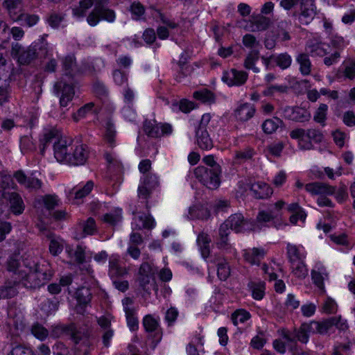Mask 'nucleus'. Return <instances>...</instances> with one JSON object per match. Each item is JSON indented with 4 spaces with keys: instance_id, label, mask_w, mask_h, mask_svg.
I'll return each instance as SVG.
<instances>
[{
    "instance_id": "f257e3e1",
    "label": "nucleus",
    "mask_w": 355,
    "mask_h": 355,
    "mask_svg": "<svg viewBox=\"0 0 355 355\" xmlns=\"http://www.w3.org/2000/svg\"><path fill=\"white\" fill-rule=\"evenodd\" d=\"M6 268L15 283L21 282L28 288L42 286L41 279L37 277L33 266L21 264L17 259L10 258L6 262Z\"/></svg>"
},
{
    "instance_id": "f03ea898",
    "label": "nucleus",
    "mask_w": 355,
    "mask_h": 355,
    "mask_svg": "<svg viewBox=\"0 0 355 355\" xmlns=\"http://www.w3.org/2000/svg\"><path fill=\"white\" fill-rule=\"evenodd\" d=\"M302 324V330L306 331L309 336V334H327L334 327L340 331L348 329L347 320H343L341 315L330 317L321 321L313 320L309 323L304 322Z\"/></svg>"
},
{
    "instance_id": "7ed1b4c3",
    "label": "nucleus",
    "mask_w": 355,
    "mask_h": 355,
    "mask_svg": "<svg viewBox=\"0 0 355 355\" xmlns=\"http://www.w3.org/2000/svg\"><path fill=\"white\" fill-rule=\"evenodd\" d=\"M61 330L67 335L70 336L71 340L75 345L74 351L76 355H89V334L78 328L74 323L61 327Z\"/></svg>"
},
{
    "instance_id": "20e7f679",
    "label": "nucleus",
    "mask_w": 355,
    "mask_h": 355,
    "mask_svg": "<svg viewBox=\"0 0 355 355\" xmlns=\"http://www.w3.org/2000/svg\"><path fill=\"white\" fill-rule=\"evenodd\" d=\"M221 173H215L214 170L200 166L195 168V177L205 187L210 189L218 188L220 184Z\"/></svg>"
},
{
    "instance_id": "39448f33",
    "label": "nucleus",
    "mask_w": 355,
    "mask_h": 355,
    "mask_svg": "<svg viewBox=\"0 0 355 355\" xmlns=\"http://www.w3.org/2000/svg\"><path fill=\"white\" fill-rule=\"evenodd\" d=\"M299 8L293 12L294 17L301 24H309L316 15V6L314 0H299Z\"/></svg>"
},
{
    "instance_id": "423d86ee",
    "label": "nucleus",
    "mask_w": 355,
    "mask_h": 355,
    "mask_svg": "<svg viewBox=\"0 0 355 355\" xmlns=\"http://www.w3.org/2000/svg\"><path fill=\"white\" fill-rule=\"evenodd\" d=\"M36 49L32 45L27 48H23L19 43H12L11 55L16 58L19 64L28 65L36 58Z\"/></svg>"
},
{
    "instance_id": "0eeeda50",
    "label": "nucleus",
    "mask_w": 355,
    "mask_h": 355,
    "mask_svg": "<svg viewBox=\"0 0 355 355\" xmlns=\"http://www.w3.org/2000/svg\"><path fill=\"white\" fill-rule=\"evenodd\" d=\"M54 90L58 95L61 94L60 104L62 107L67 106L68 103L72 101L75 94L73 85L63 81L55 83Z\"/></svg>"
},
{
    "instance_id": "6e6552de",
    "label": "nucleus",
    "mask_w": 355,
    "mask_h": 355,
    "mask_svg": "<svg viewBox=\"0 0 355 355\" xmlns=\"http://www.w3.org/2000/svg\"><path fill=\"white\" fill-rule=\"evenodd\" d=\"M2 197L10 204V210L15 215L21 214L25 209V204L21 196L17 192H3Z\"/></svg>"
},
{
    "instance_id": "1a4fd4ad",
    "label": "nucleus",
    "mask_w": 355,
    "mask_h": 355,
    "mask_svg": "<svg viewBox=\"0 0 355 355\" xmlns=\"http://www.w3.org/2000/svg\"><path fill=\"white\" fill-rule=\"evenodd\" d=\"M94 291L95 288L89 285L81 286L76 289L74 293V298L82 309H85L90 304Z\"/></svg>"
},
{
    "instance_id": "9d476101",
    "label": "nucleus",
    "mask_w": 355,
    "mask_h": 355,
    "mask_svg": "<svg viewBox=\"0 0 355 355\" xmlns=\"http://www.w3.org/2000/svg\"><path fill=\"white\" fill-rule=\"evenodd\" d=\"M13 177L16 179L19 184L23 185L29 191H37L42 187V181L35 177H27L24 172L21 170L17 171L13 174Z\"/></svg>"
},
{
    "instance_id": "9b49d317",
    "label": "nucleus",
    "mask_w": 355,
    "mask_h": 355,
    "mask_svg": "<svg viewBox=\"0 0 355 355\" xmlns=\"http://www.w3.org/2000/svg\"><path fill=\"white\" fill-rule=\"evenodd\" d=\"M89 156L88 148L85 144L76 146L74 148L71 147V157L68 158V164L72 165L84 164Z\"/></svg>"
},
{
    "instance_id": "f8f14e48",
    "label": "nucleus",
    "mask_w": 355,
    "mask_h": 355,
    "mask_svg": "<svg viewBox=\"0 0 355 355\" xmlns=\"http://www.w3.org/2000/svg\"><path fill=\"white\" fill-rule=\"evenodd\" d=\"M305 189L312 195H333L336 192V187L327 184L315 182L305 185Z\"/></svg>"
},
{
    "instance_id": "ddd939ff",
    "label": "nucleus",
    "mask_w": 355,
    "mask_h": 355,
    "mask_svg": "<svg viewBox=\"0 0 355 355\" xmlns=\"http://www.w3.org/2000/svg\"><path fill=\"white\" fill-rule=\"evenodd\" d=\"M77 233L76 238L79 239L87 235H92L96 232V225L94 219L92 217L87 220L80 222L76 227Z\"/></svg>"
},
{
    "instance_id": "4468645a",
    "label": "nucleus",
    "mask_w": 355,
    "mask_h": 355,
    "mask_svg": "<svg viewBox=\"0 0 355 355\" xmlns=\"http://www.w3.org/2000/svg\"><path fill=\"white\" fill-rule=\"evenodd\" d=\"M33 267L37 277L41 279L42 286L47 283L53 275L50 264L46 261L33 263Z\"/></svg>"
},
{
    "instance_id": "2eb2a0df",
    "label": "nucleus",
    "mask_w": 355,
    "mask_h": 355,
    "mask_svg": "<svg viewBox=\"0 0 355 355\" xmlns=\"http://www.w3.org/2000/svg\"><path fill=\"white\" fill-rule=\"evenodd\" d=\"M69 146L66 141H58L53 145L54 157L59 162H65L68 164V158L71 157V150H69Z\"/></svg>"
},
{
    "instance_id": "dca6fc26",
    "label": "nucleus",
    "mask_w": 355,
    "mask_h": 355,
    "mask_svg": "<svg viewBox=\"0 0 355 355\" xmlns=\"http://www.w3.org/2000/svg\"><path fill=\"white\" fill-rule=\"evenodd\" d=\"M286 113L288 114L289 119L296 122H305L310 120L311 115V113L300 107H294L286 110Z\"/></svg>"
},
{
    "instance_id": "f3484780",
    "label": "nucleus",
    "mask_w": 355,
    "mask_h": 355,
    "mask_svg": "<svg viewBox=\"0 0 355 355\" xmlns=\"http://www.w3.org/2000/svg\"><path fill=\"white\" fill-rule=\"evenodd\" d=\"M230 228V230L236 232H241L244 230L245 226L247 225L248 221L241 214H232L224 222Z\"/></svg>"
},
{
    "instance_id": "a211bd4d",
    "label": "nucleus",
    "mask_w": 355,
    "mask_h": 355,
    "mask_svg": "<svg viewBox=\"0 0 355 355\" xmlns=\"http://www.w3.org/2000/svg\"><path fill=\"white\" fill-rule=\"evenodd\" d=\"M324 43L322 42L318 38L309 40L306 45V50L311 56H324L327 53L324 48Z\"/></svg>"
},
{
    "instance_id": "6ab92c4d",
    "label": "nucleus",
    "mask_w": 355,
    "mask_h": 355,
    "mask_svg": "<svg viewBox=\"0 0 355 355\" xmlns=\"http://www.w3.org/2000/svg\"><path fill=\"white\" fill-rule=\"evenodd\" d=\"M250 191L253 192L257 199L267 198L272 194V189L266 183L256 182L250 186Z\"/></svg>"
},
{
    "instance_id": "aec40b11",
    "label": "nucleus",
    "mask_w": 355,
    "mask_h": 355,
    "mask_svg": "<svg viewBox=\"0 0 355 355\" xmlns=\"http://www.w3.org/2000/svg\"><path fill=\"white\" fill-rule=\"evenodd\" d=\"M196 143L202 150H209L214 146L212 139L207 129H197L196 131Z\"/></svg>"
},
{
    "instance_id": "412c9836",
    "label": "nucleus",
    "mask_w": 355,
    "mask_h": 355,
    "mask_svg": "<svg viewBox=\"0 0 355 355\" xmlns=\"http://www.w3.org/2000/svg\"><path fill=\"white\" fill-rule=\"evenodd\" d=\"M12 279V281L6 282L3 285L0 286V300L10 299L17 295L16 286L19 283L15 282V278Z\"/></svg>"
},
{
    "instance_id": "4be33fe9",
    "label": "nucleus",
    "mask_w": 355,
    "mask_h": 355,
    "mask_svg": "<svg viewBox=\"0 0 355 355\" xmlns=\"http://www.w3.org/2000/svg\"><path fill=\"white\" fill-rule=\"evenodd\" d=\"M60 140V134L58 130L55 129H51L47 130L43 136V139L40 140V153L42 155H44V150L47 146L51 144L58 143Z\"/></svg>"
},
{
    "instance_id": "5701e85b",
    "label": "nucleus",
    "mask_w": 355,
    "mask_h": 355,
    "mask_svg": "<svg viewBox=\"0 0 355 355\" xmlns=\"http://www.w3.org/2000/svg\"><path fill=\"white\" fill-rule=\"evenodd\" d=\"M189 215L192 220H207L210 217L211 214L206 207L202 205H196L190 207Z\"/></svg>"
},
{
    "instance_id": "b1692460",
    "label": "nucleus",
    "mask_w": 355,
    "mask_h": 355,
    "mask_svg": "<svg viewBox=\"0 0 355 355\" xmlns=\"http://www.w3.org/2000/svg\"><path fill=\"white\" fill-rule=\"evenodd\" d=\"M255 108L249 103H244L235 111V115L238 119L246 121L254 116Z\"/></svg>"
},
{
    "instance_id": "393cba45",
    "label": "nucleus",
    "mask_w": 355,
    "mask_h": 355,
    "mask_svg": "<svg viewBox=\"0 0 355 355\" xmlns=\"http://www.w3.org/2000/svg\"><path fill=\"white\" fill-rule=\"evenodd\" d=\"M143 130L148 137L151 138H158L162 136L159 125L155 120L146 119L143 123Z\"/></svg>"
},
{
    "instance_id": "a878e982",
    "label": "nucleus",
    "mask_w": 355,
    "mask_h": 355,
    "mask_svg": "<svg viewBox=\"0 0 355 355\" xmlns=\"http://www.w3.org/2000/svg\"><path fill=\"white\" fill-rule=\"evenodd\" d=\"M311 277L313 284L322 292L324 293V279L328 277V273L324 267L318 268V270H313L311 271Z\"/></svg>"
},
{
    "instance_id": "bb28decb",
    "label": "nucleus",
    "mask_w": 355,
    "mask_h": 355,
    "mask_svg": "<svg viewBox=\"0 0 355 355\" xmlns=\"http://www.w3.org/2000/svg\"><path fill=\"white\" fill-rule=\"evenodd\" d=\"M22 0H5L3 5L8 10L10 18L14 21L21 13Z\"/></svg>"
},
{
    "instance_id": "cd10ccee",
    "label": "nucleus",
    "mask_w": 355,
    "mask_h": 355,
    "mask_svg": "<svg viewBox=\"0 0 355 355\" xmlns=\"http://www.w3.org/2000/svg\"><path fill=\"white\" fill-rule=\"evenodd\" d=\"M284 337L290 342H295L297 340L302 343H306L309 340V335L306 331L302 330V324L298 329H295L293 334H285Z\"/></svg>"
},
{
    "instance_id": "c85d7f7f",
    "label": "nucleus",
    "mask_w": 355,
    "mask_h": 355,
    "mask_svg": "<svg viewBox=\"0 0 355 355\" xmlns=\"http://www.w3.org/2000/svg\"><path fill=\"white\" fill-rule=\"evenodd\" d=\"M137 281L139 286L146 293H150L151 290H157V286L153 276H138Z\"/></svg>"
},
{
    "instance_id": "c756f323",
    "label": "nucleus",
    "mask_w": 355,
    "mask_h": 355,
    "mask_svg": "<svg viewBox=\"0 0 355 355\" xmlns=\"http://www.w3.org/2000/svg\"><path fill=\"white\" fill-rule=\"evenodd\" d=\"M230 227L225 223H222L218 230V238L216 245L219 248H225L228 245V236L230 233Z\"/></svg>"
},
{
    "instance_id": "7c9ffc66",
    "label": "nucleus",
    "mask_w": 355,
    "mask_h": 355,
    "mask_svg": "<svg viewBox=\"0 0 355 355\" xmlns=\"http://www.w3.org/2000/svg\"><path fill=\"white\" fill-rule=\"evenodd\" d=\"M297 62L300 64V70L304 75H309L311 71V63L308 53H300L297 57Z\"/></svg>"
},
{
    "instance_id": "2f4dec72",
    "label": "nucleus",
    "mask_w": 355,
    "mask_h": 355,
    "mask_svg": "<svg viewBox=\"0 0 355 355\" xmlns=\"http://www.w3.org/2000/svg\"><path fill=\"white\" fill-rule=\"evenodd\" d=\"M18 18L15 19L14 21H19L21 26H28L29 27L36 24L39 20V17L37 15H30L24 13L22 11L18 15Z\"/></svg>"
},
{
    "instance_id": "473e14b6",
    "label": "nucleus",
    "mask_w": 355,
    "mask_h": 355,
    "mask_svg": "<svg viewBox=\"0 0 355 355\" xmlns=\"http://www.w3.org/2000/svg\"><path fill=\"white\" fill-rule=\"evenodd\" d=\"M127 270L125 268L121 267L119 265L116 259L110 260L109 262V275L112 278H116L122 277L127 274Z\"/></svg>"
},
{
    "instance_id": "72a5a7b5",
    "label": "nucleus",
    "mask_w": 355,
    "mask_h": 355,
    "mask_svg": "<svg viewBox=\"0 0 355 355\" xmlns=\"http://www.w3.org/2000/svg\"><path fill=\"white\" fill-rule=\"evenodd\" d=\"M198 243L200 247L202 256L203 258H207L210 253L209 243L210 239L207 234H200L198 236Z\"/></svg>"
},
{
    "instance_id": "f704fd0d",
    "label": "nucleus",
    "mask_w": 355,
    "mask_h": 355,
    "mask_svg": "<svg viewBox=\"0 0 355 355\" xmlns=\"http://www.w3.org/2000/svg\"><path fill=\"white\" fill-rule=\"evenodd\" d=\"M270 20L268 17H264L263 15H258L257 17H253L252 20V23L253 24L254 28H252L253 31H262L266 30L270 24Z\"/></svg>"
},
{
    "instance_id": "c9c22d12",
    "label": "nucleus",
    "mask_w": 355,
    "mask_h": 355,
    "mask_svg": "<svg viewBox=\"0 0 355 355\" xmlns=\"http://www.w3.org/2000/svg\"><path fill=\"white\" fill-rule=\"evenodd\" d=\"M125 312L127 323L130 329L132 331L138 329L139 322L137 318L135 316V309L125 306Z\"/></svg>"
},
{
    "instance_id": "e433bc0d",
    "label": "nucleus",
    "mask_w": 355,
    "mask_h": 355,
    "mask_svg": "<svg viewBox=\"0 0 355 355\" xmlns=\"http://www.w3.org/2000/svg\"><path fill=\"white\" fill-rule=\"evenodd\" d=\"M62 67L64 75L71 77L76 67V58L73 55H68L62 60Z\"/></svg>"
},
{
    "instance_id": "4c0bfd02",
    "label": "nucleus",
    "mask_w": 355,
    "mask_h": 355,
    "mask_svg": "<svg viewBox=\"0 0 355 355\" xmlns=\"http://www.w3.org/2000/svg\"><path fill=\"white\" fill-rule=\"evenodd\" d=\"M217 275L220 280H226L230 275V268L225 259L217 261Z\"/></svg>"
},
{
    "instance_id": "58836bf2",
    "label": "nucleus",
    "mask_w": 355,
    "mask_h": 355,
    "mask_svg": "<svg viewBox=\"0 0 355 355\" xmlns=\"http://www.w3.org/2000/svg\"><path fill=\"white\" fill-rule=\"evenodd\" d=\"M281 123H282V121L277 117H275L271 119L266 120L262 124V128L265 133L272 134L277 129Z\"/></svg>"
},
{
    "instance_id": "ea45409f",
    "label": "nucleus",
    "mask_w": 355,
    "mask_h": 355,
    "mask_svg": "<svg viewBox=\"0 0 355 355\" xmlns=\"http://www.w3.org/2000/svg\"><path fill=\"white\" fill-rule=\"evenodd\" d=\"M93 187H94L93 182L88 181L82 189H80L78 190H76L75 188L72 189L70 191L69 194L74 195V198L76 199H80V198L86 196L87 195H88L91 192L92 189H93Z\"/></svg>"
},
{
    "instance_id": "a19ab883",
    "label": "nucleus",
    "mask_w": 355,
    "mask_h": 355,
    "mask_svg": "<svg viewBox=\"0 0 355 355\" xmlns=\"http://www.w3.org/2000/svg\"><path fill=\"white\" fill-rule=\"evenodd\" d=\"M31 330L34 336L40 340H45L49 336V331L38 322L33 324Z\"/></svg>"
},
{
    "instance_id": "79ce46f5",
    "label": "nucleus",
    "mask_w": 355,
    "mask_h": 355,
    "mask_svg": "<svg viewBox=\"0 0 355 355\" xmlns=\"http://www.w3.org/2000/svg\"><path fill=\"white\" fill-rule=\"evenodd\" d=\"M8 355H35V354L30 347L22 344H17L12 347Z\"/></svg>"
},
{
    "instance_id": "37998d69",
    "label": "nucleus",
    "mask_w": 355,
    "mask_h": 355,
    "mask_svg": "<svg viewBox=\"0 0 355 355\" xmlns=\"http://www.w3.org/2000/svg\"><path fill=\"white\" fill-rule=\"evenodd\" d=\"M193 97L202 103H214V95L208 89L197 91L193 93Z\"/></svg>"
},
{
    "instance_id": "c03bdc74",
    "label": "nucleus",
    "mask_w": 355,
    "mask_h": 355,
    "mask_svg": "<svg viewBox=\"0 0 355 355\" xmlns=\"http://www.w3.org/2000/svg\"><path fill=\"white\" fill-rule=\"evenodd\" d=\"M250 318L249 312L244 309H238L232 314V320L234 325L238 324V321L241 323L245 322Z\"/></svg>"
},
{
    "instance_id": "a18cd8bd",
    "label": "nucleus",
    "mask_w": 355,
    "mask_h": 355,
    "mask_svg": "<svg viewBox=\"0 0 355 355\" xmlns=\"http://www.w3.org/2000/svg\"><path fill=\"white\" fill-rule=\"evenodd\" d=\"M291 57L286 53H281L277 56H275V62L282 69L288 68L291 64Z\"/></svg>"
},
{
    "instance_id": "49530a36",
    "label": "nucleus",
    "mask_w": 355,
    "mask_h": 355,
    "mask_svg": "<svg viewBox=\"0 0 355 355\" xmlns=\"http://www.w3.org/2000/svg\"><path fill=\"white\" fill-rule=\"evenodd\" d=\"M248 286L251 289L252 297L255 300H259L263 298L265 288L263 283L256 284L254 282H250Z\"/></svg>"
},
{
    "instance_id": "de8ad7c7",
    "label": "nucleus",
    "mask_w": 355,
    "mask_h": 355,
    "mask_svg": "<svg viewBox=\"0 0 355 355\" xmlns=\"http://www.w3.org/2000/svg\"><path fill=\"white\" fill-rule=\"evenodd\" d=\"M259 59V52L257 51H251L246 57L244 61V67L247 69H252L254 71L257 72L259 70L254 67L255 62Z\"/></svg>"
},
{
    "instance_id": "09e8293b",
    "label": "nucleus",
    "mask_w": 355,
    "mask_h": 355,
    "mask_svg": "<svg viewBox=\"0 0 355 355\" xmlns=\"http://www.w3.org/2000/svg\"><path fill=\"white\" fill-rule=\"evenodd\" d=\"M143 325L147 332H153L158 328L159 323L151 315H147L143 319Z\"/></svg>"
},
{
    "instance_id": "8fccbe9b",
    "label": "nucleus",
    "mask_w": 355,
    "mask_h": 355,
    "mask_svg": "<svg viewBox=\"0 0 355 355\" xmlns=\"http://www.w3.org/2000/svg\"><path fill=\"white\" fill-rule=\"evenodd\" d=\"M98 8V13L101 19L107 21L108 22H113L115 19V12L113 10L105 8L101 5H97Z\"/></svg>"
},
{
    "instance_id": "3c124183",
    "label": "nucleus",
    "mask_w": 355,
    "mask_h": 355,
    "mask_svg": "<svg viewBox=\"0 0 355 355\" xmlns=\"http://www.w3.org/2000/svg\"><path fill=\"white\" fill-rule=\"evenodd\" d=\"M289 90V87L287 85H273L268 86L263 92V94L265 96H271L275 92L280 94H286Z\"/></svg>"
},
{
    "instance_id": "603ef678",
    "label": "nucleus",
    "mask_w": 355,
    "mask_h": 355,
    "mask_svg": "<svg viewBox=\"0 0 355 355\" xmlns=\"http://www.w3.org/2000/svg\"><path fill=\"white\" fill-rule=\"evenodd\" d=\"M327 108L328 107L326 104H320L313 116V119L315 122L319 123L323 125H324V121L327 119Z\"/></svg>"
},
{
    "instance_id": "864d4df0",
    "label": "nucleus",
    "mask_w": 355,
    "mask_h": 355,
    "mask_svg": "<svg viewBox=\"0 0 355 355\" xmlns=\"http://www.w3.org/2000/svg\"><path fill=\"white\" fill-rule=\"evenodd\" d=\"M231 73L234 78V85H242L248 79V73L243 71H237L235 69H231Z\"/></svg>"
},
{
    "instance_id": "5fc2aeb1",
    "label": "nucleus",
    "mask_w": 355,
    "mask_h": 355,
    "mask_svg": "<svg viewBox=\"0 0 355 355\" xmlns=\"http://www.w3.org/2000/svg\"><path fill=\"white\" fill-rule=\"evenodd\" d=\"M141 183L152 190L155 189L159 185L157 177L156 175L150 173L144 175Z\"/></svg>"
},
{
    "instance_id": "6e6d98bb",
    "label": "nucleus",
    "mask_w": 355,
    "mask_h": 355,
    "mask_svg": "<svg viewBox=\"0 0 355 355\" xmlns=\"http://www.w3.org/2000/svg\"><path fill=\"white\" fill-rule=\"evenodd\" d=\"M32 46L36 49V58L42 59L46 57L48 53L47 43L44 42L43 39L40 42L35 43Z\"/></svg>"
},
{
    "instance_id": "4d7b16f0",
    "label": "nucleus",
    "mask_w": 355,
    "mask_h": 355,
    "mask_svg": "<svg viewBox=\"0 0 355 355\" xmlns=\"http://www.w3.org/2000/svg\"><path fill=\"white\" fill-rule=\"evenodd\" d=\"M287 254L291 265H295L296 261L301 259L299 250L295 245L288 244Z\"/></svg>"
},
{
    "instance_id": "13d9d810",
    "label": "nucleus",
    "mask_w": 355,
    "mask_h": 355,
    "mask_svg": "<svg viewBox=\"0 0 355 355\" xmlns=\"http://www.w3.org/2000/svg\"><path fill=\"white\" fill-rule=\"evenodd\" d=\"M293 268V272L298 277H305L307 275V269L306 268V266L302 261V260H299L296 261L295 265H291Z\"/></svg>"
},
{
    "instance_id": "bf43d9fd",
    "label": "nucleus",
    "mask_w": 355,
    "mask_h": 355,
    "mask_svg": "<svg viewBox=\"0 0 355 355\" xmlns=\"http://www.w3.org/2000/svg\"><path fill=\"white\" fill-rule=\"evenodd\" d=\"M279 216L278 213H275L273 209H270L269 212H266L264 211H260L257 216V220L258 222H269L271 220Z\"/></svg>"
},
{
    "instance_id": "052dcab7",
    "label": "nucleus",
    "mask_w": 355,
    "mask_h": 355,
    "mask_svg": "<svg viewBox=\"0 0 355 355\" xmlns=\"http://www.w3.org/2000/svg\"><path fill=\"white\" fill-rule=\"evenodd\" d=\"M10 187L12 189H15L16 187L11 176L0 173V189L5 190Z\"/></svg>"
},
{
    "instance_id": "680f3d73",
    "label": "nucleus",
    "mask_w": 355,
    "mask_h": 355,
    "mask_svg": "<svg viewBox=\"0 0 355 355\" xmlns=\"http://www.w3.org/2000/svg\"><path fill=\"white\" fill-rule=\"evenodd\" d=\"M53 355H71L69 349L61 342H57L52 347Z\"/></svg>"
},
{
    "instance_id": "e2e57ef3",
    "label": "nucleus",
    "mask_w": 355,
    "mask_h": 355,
    "mask_svg": "<svg viewBox=\"0 0 355 355\" xmlns=\"http://www.w3.org/2000/svg\"><path fill=\"white\" fill-rule=\"evenodd\" d=\"M43 202L45 207L49 210H52L58 206V200L56 196L46 195L43 197Z\"/></svg>"
},
{
    "instance_id": "0e129e2a",
    "label": "nucleus",
    "mask_w": 355,
    "mask_h": 355,
    "mask_svg": "<svg viewBox=\"0 0 355 355\" xmlns=\"http://www.w3.org/2000/svg\"><path fill=\"white\" fill-rule=\"evenodd\" d=\"M115 135L116 132L114 130V124L110 121H107L105 139L111 145L114 143Z\"/></svg>"
},
{
    "instance_id": "69168bd1",
    "label": "nucleus",
    "mask_w": 355,
    "mask_h": 355,
    "mask_svg": "<svg viewBox=\"0 0 355 355\" xmlns=\"http://www.w3.org/2000/svg\"><path fill=\"white\" fill-rule=\"evenodd\" d=\"M202 161L206 165L210 167V168H209V170H214L215 171V173H221V167L215 162L213 155H207L204 157Z\"/></svg>"
},
{
    "instance_id": "338daca9",
    "label": "nucleus",
    "mask_w": 355,
    "mask_h": 355,
    "mask_svg": "<svg viewBox=\"0 0 355 355\" xmlns=\"http://www.w3.org/2000/svg\"><path fill=\"white\" fill-rule=\"evenodd\" d=\"M101 19L100 15L98 13V8L97 4L96 5L94 10L89 14L87 17V21L90 26H96Z\"/></svg>"
},
{
    "instance_id": "774afa93",
    "label": "nucleus",
    "mask_w": 355,
    "mask_h": 355,
    "mask_svg": "<svg viewBox=\"0 0 355 355\" xmlns=\"http://www.w3.org/2000/svg\"><path fill=\"white\" fill-rule=\"evenodd\" d=\"M178 311L176 308L171 307L166 312L165 320L169 326L172 325L178 316Z\"/></svg>"
}]
</instances>
